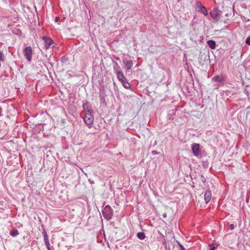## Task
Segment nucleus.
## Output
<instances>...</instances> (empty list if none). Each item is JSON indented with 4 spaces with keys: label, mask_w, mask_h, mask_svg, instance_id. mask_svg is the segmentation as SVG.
Masks as SVG:
<instances>
[{
    "label": "nucleus",
    "mask_w": 250,
    "mask_h": 250,
    "mask_svg": "<svg viewBox=\"0 0 250 250\" xmlns=\"http://www.w3.org/2000/svg\"><path fill=\"white\" fill-rule=\"evenodd\" d=\"M102 213L104 217L106 220H109L112 218L113 210L109 205H106L104 208Z\"/></svg>",
    "instance_id": "f257e3e1"
},
{
    "label": "nucleus",
    "mask_w": 250,
    "mask_h": 250,
    "mask_svg": "<svg viewBox=\"0 0 250 250\" xmlns=\"http://www.w3.org/2000/svg\"><path fill=\"white\" fill-rule=\"evenodd\" d=\"M93 110L90 109H88L85 116L83 118L84 123L89 125H91L94 121V116L92 115Z\"/></svg>",
    "instance_id": "f03ea898"
},
{
    "label": "nucleus",
    "mask_w": 250,
    "mask_h": 250,
    "mask_svg": "<svg viewBox=\"0 0 250 250\" xmlns=\"http://www.w3.org/2000/svg\"><path fill=\"white\" fill-rule=\"evenodd\" d=\"M191 149L194 156L198 157L201 155V150L200 144H193L191 146Z\"/></svg>",
    "instance_id": "7ed1b4c3"
},
{
    "label": "nucleus",
    "mask_w": 250,
    "mask_h": 250,
    "mask_svg": "<svg viewBox=\"0 0 250 250\" xmlns=\"http://www.w3.org/2000/svg\"><path fill=\"white\" fill-rule=\"evenodd\" d=\"M25 58L29 62H30L32 57V49L30 46H28L25 48L23 52Z\"/></svg>",
    "instance_id": "20e7f679"
},
{
    "label": "nucleus",
    "mask_w": 250,
    "mask_h": 250,
    "mask_svg": "<svg viewBox=\"0 0 250 250\" xmlns=\"http://www.w3.org/2000/svg\"><path fill=\"white\" fill-rule=\"evenodd\" d=\"M222 12L217 8H214L210 12L211 18L214 20H218L220 18Z\"/></svg>",
    "instance_id": "39448f33"
},
{
    "label": "nucleus",
    "mask_w": 250,
    "mask_h": 250,
    "mask_svg": "<svg viewBox=\"0 0 250 250\" xmlns=\"http://www.w3.org/2000/svg\"><path fill=\"white\" fill-rule=\"evenodd\" d=\"M42 38L45 42L44 46L45 49L47 50L52 44H54V42L50 38L43 36Z\"/></svg>",
    "instance_id": "423d86ee"
},
{
    "label": "nucleus",
    "mask_w": 250,
    "mask_h": 250,
    "mask_svg": "<svg viewBox=\"0 0 250 250\" xmlns=\"http://www.w3.org/2000/svg\"><path fill=\"white\" fill-rule=\"evenodd\" d=\"M124 63L126 71H129L133 64V61L131 60L124 61Z\"/></svg>",
    "instance_id": "0eeeda50"
},
{
    "label": "nucleus",
    "mask_w": 250,
    "mask_h": 250,
    "mask_svg": "<svg viewBox=\"0 0 250 250\" xmlns=\"http://www.w3.org/2000/svg\"><path fill=\"white\" fill-rule=\"evenodd\" d=\"M211 197V191L208 190H207L204 194V199L205 200L206 203H208Z\"/></svg>",
    "instance_id": "6e6552de"
},
{
    "label": "nucleus",
    "mask_w": 250,
    "mask_h": 250,
    "mask_svg": "<svg viewBox=\"0 0 250 250\" xmlns=\"http://www.w3.org/2000/svg\"><path fill=\"white\" fill-rule=\"evenodd\" d=\"M116 74L119 81L121 83H123L125 81V78L122 71H118Z\"/></svg>",
    "instance_id": "1a4fd4ad"
},
{
    "label": "nucleus",
    "mask_w": 250,
    "mask_h": 250,
    "mask_svg": "<svg viewBox=\"0 0 250 250\" xmlns=\"http://www.w3.org/2000/svg\"><path fill=\"white\" fill-rule=\"evenodd\" d=\"M213 80L215 82L221 83L224 81V79L222 75H216L213 78Z\"/></svg>",
    "instance_id": "9d476101"
},
{
    "label": "nucleus",
    "mask_w": 250,
    "mask_h": 250,
    "mask_svg": "<svg viewBox=\"0 0 250 250\" xmlns=\"http://www.w3.org/2000/svg\"><path fill=\"white\" fill-rule=\"evenodd\" d=\"M207 44L211 49H215L216 47V42L213 40H209L207 42Z\"/></svg>",
    "instance_id": "9b49d317"
},
{
    "label": "nucleus",
    "mask_w": 250,
    "mask_h": 250,
    "mask_svg": "<svg viewBox=\"0 0 250 250\" xmlns=\"http://www.w3.org/2000/svg\"><path fill=\"white\" fill-rule=\"evenodd\" d=\"M100 98L101 100V103L102 104H105V94L104 92L100 93Z\"/></svg>",
    "instance_id": "f8f14e48"
},
{
    "label": "nucleus",
    "mask_w": 250,
    "mask_h": 250,
    "mask_svg": "<svg viewBox=\"0 0 250 250\" xmlns=\"http://www.w3.org/2000/svg\"><path fill=\"white\" fill-rule=\"evenodd\" d=\"M137 237L140 240H144L146 238V235L144 232H140L137 234Z\"/></svg>",
    "instance_id": "ddd939ff"
},
{
    "label": "nucleus",
    "mask_w": 250,
    "mask_h": 250,
    "mask_svg": "<svg viewBox=\"0 0 250 250\" xmlns=\"http://www.w3.org/2000/svg\"><path fill=\"white\" fill-rule=\"evenodd\" d=\"M199 11L203 13L205 16L208 15V12L205 6H202L201 8L199 9Z\"/></svg>",
    "instance_id": "4468645a"
},
{
    "label": "nucleus",
    "mask_w": 250,
    "mask_h": 250,
    "mask_svg": "<svg viewBox=\"0 0 250 250\" xmlns=\"http://www.w3.org/2000/svg\"><path fill=\"white\" fill-rule=\"evenodd\" d=\"M10 233L11 235L13 237H16L18 235H19V232L17 229H14L10 231Z\"/></svg>",
    "instance_id": "2eb2a0df"
},
{
    "label": "nucleus",
    "mask_w": 250,
    "mask_h": 250,
    "mask_svg": "<svg viewBox=\"0 0 250 250\" xmlns=\"http://www.w3.org/2000/svg\"><path fill=\"white\" fill-rule=\"evenodd\" d=\"M42 233L43 234L44 241V242H47L49 241V238L46 231L45 229L43 230Z\"/></svg>",
    "instance_id": "dca6fc26"
},
{
    "label": "nucleus",
    "mask_w": 250,
    "mask_h": 250,
    "mask_svg": "<svg viewBox=\"0 0 250 250\" xmlns=\"http://www.w3.org/2000/svg\"><path fill=\"white\" fill-rule=\"evenodd\" d=\"M113 69L114 71L116 73H117L118 71H120L119 69H120V67L117 62H115L113 66Z\"/></svg>",
    "instance_id": "f3484780"
},
{
    "label": "nucleus",
    "mask_w": 250,
    "mask_h": 250,
    "mask_svg": "<svg viewBox=\"0 0 250 250\" xmlns=\"http://www.w3.org/2000/svg\"><path fill=\"white\" fill-rule=\"evenodd\" d=\"M122 83H123V86L125 88H130L129 83H127L126 80H125V81L124 82Z\"/></svg>",
    "instance_id": "a211bd4d"
},
{
    "label": "nucleus",
    "mask_w": 250,
    "mask_h": 250,
    "mask_svg": "<svg viewBox=\"0 0 250 250\" xmlns=\"http://www.w3.org/2000/svg\"><path fill=\"white\" fill-rule=\"evenodd\" d=\"M4 56L2 51H0V61L4 62Z\"/></svg>",
    "instance_id": "6ab92c4d"
},
{
    "label": "nucleus",
    "mask_w": 250,
    "mask_h": 250,
    "mask_svg": "<svg viewBox=\"0 0 250 250\" xmlns=\"http://www.w3.org/2000/svg\"><path fill=\"white\" fill-rule=\"evenodd\" d=\"M208 247L210 248L209 250H215L216 248L214 246L213 244L209 243L208 244Z\"/></svg>",
    "instance_id": "aec40b11"
},
{
    "label": "nucleus",
    "mask_w": 250,
    "mask_h": 250,
    "mask_svg": "<svg viewBox=\"0 0 250 250\" xmlns=\"http://www.w3.org/2000/svg\"><path fill=\"white\" fill-rule=\"evenodd\" d=\"M196 6L200 9L201 8L202 6H204L200 1L196 2Z\"/></svg>",
    "instance_id": "412c9836"
},
{
    "label": "nucleus",
    "mask_w": 250,
    "mask_h": 250,
    "mask_svg": "<svg viewBox=\"0 0 250 250\" xmlns=\"http://www.w3.org/2000/svg\"><path fill=\"white\" fill-rule=\"evenodd\" d=\"M246 43L250 45V36H249L246 40Z\"/></svg>",
    "instance_id": "4be33fe9"
},
{
    "label": "nucleus",
    "mask_w": 250,
    "mask_h": 250,
    "mask_svg": "<svg viewBox=\"0 0 250 250\" xmlns=\"http://www.w3.org/2000/svg\"><path fill=\"white\" fill-rule=\"evenodd\" d=\"M44 243H45V245L46 246L47 250H50L49 241H48L47 242H44Z\"/></svg>",
    "instance_id": "5701e85b"
},
{
    "label": "nucleus",
    "mask_w": 250,
    "mask_h": 250,
    "mask_svg": "<svg viewBox=\"0 0 250 250\" xmlns=\"http://www.w3.org/2000/svg\"><path fill=\"white\" fill-rule=\"evenodd\" d=\"M88 107V103H86L83 105V108L84 110H86Z\"/></svg>",
    "instance_id": "b1692460"
},
{
    "label": "nucleus",
    "mask_w": 250,
    "mask_h": 250,
    "mask_svg": "<svg viewBox=\"0 0 250 250\" xmlns=\"http://www.w3.org/2000/svg\"><path fill=\"white\" fill-rule=\"evenodd\" d=\"M178 246L180 248V250H186L184 246L181 244L179 243Z\"/></svg>",
    "instance_id": "393cba45"
},
{
    "label": "nucleus",
    "mask_w": 250,
    "mask_h": 250,
    "mask_svg": "<svg viewBox=\"0 0 250 250\" xmlns=\"http://www.w3.org/2000/svg\"><path fill=\"white\" fill-rule=\"evenodd\" d=\"M151 153L153 155L159 154V152H158L155 150L152 151Z\"/></svg>",
    "instance_id": "a878e982"
},
{
    "label": "nucleus",
    "mask_w": 250,
    "mask_h": 250,
    "mask_svg": "<svg viewBox=\"0 0 250 250\" xmlns=\"http://www.w3.org/2000/svg\"><path fill=\"white\" fill-rule=\"evenodd\" d=\"M229 228H230L231 230L233 229H234V225H233V224H231L230 225H229Z\"/></svg>",
    "instance_id": "bb28decb"
},
{
    "label": "nucleus",
    "mask_w": 250,
    "mask_h": 250,
    "mask_svg": "<svg viewBox=\"0 0 250 250\" xmlns=\"http://www.w3.org/2000/svg\"><path fill=\"white\" fill-rule=\"evenodd\" d=\"M89 182H90V184H94V182L93 180H92L91 179H89L88 180Z\"/></svg>",
    "instance_id": "cd10ccee"
},
{
    "label": "nucleus",
    "mask_w": 250,
    "mask_h": 250,
    "mask_svg": "<svg viewBox=\"0 0 250 250\" xmlns=\"http://www.w3.org/2000/svg\"><path fill=\"white\" fill-rule=\"evenodd\" d=\"M2 108L1 107H0V117H1L2 115Z\"/></svg>",
    "instance_id": "c85d7f7f"
},
{
    "label": "nucleus",
    "mask_w": 250,
    "mask_h": 250,
    "mask_svg": "<svg viewBox=\"0 0 250 250\" xmlns=\"http://www.w3.org/2000/svg\"><path fill=\"white\" fill-rule=\"evenodd\" d=\"M59 17H56V21H58L59 20Z\"/></svg>",
    "instance_id": "c756f323"
},
{
    "label": "nucleus",
    "mask_w": 250,
    "mask_h": 250,
    "mask_svg": "<svg viewBox=\"0 0 250 250\" xmlns=\"http://www.w3.org/2000/svg\"><path fill=\"white\" fill-rule=\"evenodd\" d=\"M163 216H164V217H166V214H163Z\"/></svg>",
    "instance_id": "7c9ffc66"
}]
</instances>
